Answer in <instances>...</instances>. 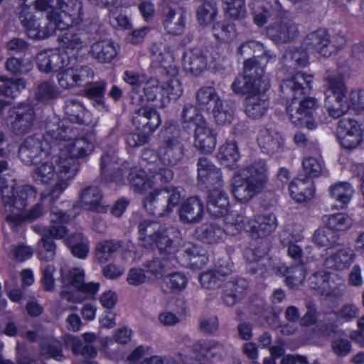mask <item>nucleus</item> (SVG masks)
Wrapping results in <instances>:
<instances>
[{"label":"nucleus","instance_id":"nucleus-12","mask_svg":"<svg viewBox=\"0 0 364 364\" xmlns=\"http://www.w3.org/2000/svg\"><path fill=\"white\" fill-rule=\"evenodd\" d=\"M175 258L176 264L193 269L203 268L209 260L207 250L196 244L184 245L178 250Z\"/></svg>","mask_w":364,"mask_h":364},{"label":"nucleus","instance_id":"nucleus-48","mask_svg":"<svg viewBox=\"0 0 364 364\" xmlns=\"http://www.w3.org/2000/svg\"><path fill=\"white\" fill-rule=\"evenodd\" d=\"M196 99L198 106L201 109L209 112L221 98L215 87L204 86L197 91Z\"/></svg>","mask_w":364,"mask_h":364},{"label":"nucleus","instance_id":"nucleus-17","mask_svg":"<svg viewBox=\"0 0 364 364\" xmlns=\"http://www.w3.org/2000/svg\"><path fill=\"white\" fill-rule=\"evenodd\" d=\"M198 181L205 188L213 189L223 185L220 169L217 168L208 158L200 157L197 163Z\"/></svg>","mask_w":364,"mask_h":364},{"label":"nucleus","instance_id":"nucleus-42","mask_svg":"<svg viewBox=\"0 0 364 364\" xmlns=\"http://www.w3.org/2000/svg\"><path fill=\"white\" fill-rule=\"evenodd\" d=\"M195 350H200L201 353L209 358L221 360L227 354L224 345L215 340H201L193 346Z\"/></svg>","mask_w":364,"mask_h":364},{"label":"nucleus","instance_id":"nucleus-40","mask_svg":"<svg viewBox=\"0 0 364 364\" xmlns=\"http://www.w3.org/2000/svg\"><path fill=\"white\" fill-rule=\"evenodd\" d=\"M92 56L101 63H110L117 55V48L113 41H99L91 46Z\"/></svg>","mask_w":364,"mask_h":364},{"label":"nucleus","instance_id":"nucleus-35","mask_svg":"<svg viewBox=\"0 0 364 364\" xmlns=\"http://www.w3.org/2000/svg\"><path fill=\"white\" fill-rule=\"evenodd\" d=\"M330 197L334 201L333 207L338 210L345 208L354 193L352 186L348 182H339L330 186Z\"/></svg>","mask_w":364,"mask_h":364},{"label":"nucleus","instance_id":"nucleus-61","mask_svg":"<svg viewBox=\"0 0 364 364\" xmlns=\"http://www.w3.org/2000/svg\"><path fill=\"white\" fill-rule=\"evenodd\" d=\"M181 118L183 124L192 123L195 127L207 122L196 107L192 104H186L183 106Z\"/></svg>","mask_w":364,"mask_h":364},{"label":"nucleus","instance_id":"nucleus-5","mask_svg":"<svg viewBox=\"0 0 364 364\" xmlns=\"http://www.w3.org/2000/svg\"><path fill=\"white\" fill-rule=\"evenodd\" d=\"M265 65L263 56H252L245 60L242 72L231 85L232 92L241 95H245L246 92H266L270 84L265 73Z\"/></svg>","mask_w":364,"mask_h":364},{"label":"nucleus","instance_id":"nucleus-14","mask_svg":"<svg viewBox=\"0 0 364 364\" xmlns=\"http://www.w3.org/2000/svg\"><path fill=\"white\" fill-rule=\"evenodd\" d=\"M181 232L173 226H162L154 237L153 249L156 248L159 255H166L175 258L178 250V242Z\"/></svg>","mask_w":364,"mask_h":364},{"label":"nucleus","instance_id":"nucleus-41","mask_svg":"<svg viewBox=\"0 0 364 364\" xmlns=\"http://www.w3.org/2000/svg\"><path fill=\"white\" fill-rule=\"evenodd\" d=\"M260 7L261 11L254 17V23L258 26H262L270 18L279 17L282 9L279 0H262Z\"/></svg>","mask_w":364,"mask_h":364},{"label":"nucleus","instance_id":"nucleus-2","mask_svg":"<svg viewBox=\"0 0 364 364\" xmlns=\"http://www.w3.org/2000/svg\"><path fill=\"white\" fill-rule=\"evenodd\" d=\"M65 121L53 118L47 120L45 129L46 139L42 135H33L27 137L18 149V156L26 165L36 164L43 157H49L55 154L58 148L55 141H70L75 136L73 129L65 124Z\"/></svg>","mask_w":364,"mask_h":364},{"label":"nucleus","instance_id":"nucleus-39","mask_svg":"<svg viewBox=\"0 0 364 364\" xmlns=\"http://www.w3.org/2000/svg\"><path fill=\"white\" fill-rule=\"evenodd\" d=\"M306 269L302 263L291 267L284 265L277 268V274L285 277L286 284L290 289H295L303 282L306 277Z\"/></svg>","mask_w":364,"mask_h":364},{"label":"nucleus","instance_id":"nucleus-19","mask_svg":"<svg viewBox=\"0 0 364 364\" xmlns=\"http://www.w3.org/2000/svg\"><path fill=\"white\" fill-rule=\"evenodd\" d=\"M217 133L208 122L199 124L194 129V146L203 154H210L216 146Z\"/></svg>","mask_w":364,"mask_h":364},{"label":"nucleus","instance_id":"nucleus-4","mask_svg":"<svg viewBox=\"0 0 364 364\" xmlns=\"http://www.w3.org/2000/svg\"><path fill=\"white\" fill-rule=\"evenodd\" d=\"M269 179L265 160L257 159L239 170L232 178V192L235 199L246 204L261 193Z\"/></svg>","mask_w":364,"mask_h":364},{"label":"nucleus","instance_id":"nucleus-22","mask_svg":"<svg viewBox=\"0 0 364 364\" xmlns=\"http://www.w3.org/2000/svg\"><path fill=\"white\" fill-rule=\"evenodd\" d=\"M186 14L183 11L164 6L162 11V25L168 34L181 35L185 31Z\"/></svg>","mask_w":364,"mask_h":364},{"label":"nucleus","instance_id":"nucleus-29","mask_svg":"<svg viewBox=\"0 0 364 364\" xmlns=\"http://www.w3.org/2000/svg\"><path fill=\"white\" fill-rule=\"evenodd\" d=\"M277 227V217L274 213H264L255 217L250 227L252 237L264 238L274 232Z\"/></svg>","mask_w":364,"mask_h":364},{"label":"nucleus","instance_id":"nucleus-38","mask_svg":"<svg viewBox=\"0 0 364 364\" xmlns=\"http://www.w3.org/2000/svg\"><path fill=\"white\" fill-rule=\"evenodd\" d=\"M45 213L42 203H38L24 214H23V212L21 213L6 214L5 220L11 228L18 230V227L25 221L32 222L43 216Z\"/></svg>","mask_w":364,"mask_h":364},{"label":"nucleus","instance_id":"nucleus-63","mask_svg":"<svg viewBox=\"0 0 364 364\" xmlns=\"http://www.w3.org/2000/svg\"><path fill=\"white\" fill-rule=\"evenodd\" d=\"M212 31L214 37L220 41H228L235 36V26L227 21L215 23Z\"/></svg>","mask_w":364,"mask_h":364},{"label":"nucleus","instance_id":"nucleus-37","mask_svg":"<svg viewBox=\"0 0 364 364\" xmlns=\"http://www.w3.org/2000/svg\"><path fill=\"white\" fill-rule=\"evenodd\" d=\"M107 82L104 80L87 84L83 90L84 96L87 98L92 105L98 110L105 109V94L107 87Z\"/></svg>","mask_w":364,"mask_h":364},{"label":"nucleus","instance_id":"nucleus-1","mask_svg":"<svg viewBox=\"0 0 364 364\" xmlns=\"http://www.w3.org/2000/svg\"><path fill=\"white\" fill-rule=\"evenodd\" d=\"M313 76L297 73L290 78L283 80L279 85L280 95L291 103L287 107L291 122L296 127L309 130L317 127L314 114L318 107L316 98L309 97L312 86Z\"/></svg>","mask_w":364,"mask_h":364},{"label":"nucleus","instance_id":"nucleus-49","mask_svg":"<svg viewBox=\"0 0 364 364\" xmlns=\"http://www.w3.org/2000/svg\"><path fill=\"white\" fill-rule=\"evenodd\" d=\"M130 188L142 193L153 187L154 182L147 178L145 171L136 168H131L127 178Z\"/></svg>","mask_w":364,"mask_h":364},{"label":"nucleus","instance_id":"nucleus-51","mask_svg":"<svg viewBox=\"0 0 364 364\" xmlns=\"http://www.w3.org/2000/svg\"><path fill=\"white\" fill-rule=\"evenodd\" d=\"M122 247V242L117 240H107L99 242L96 247L95 258L100 263L107 262L112 255Z\"/></svg>","mask_w":364,"mask_h":364},{"label":"nucleus","instance_id":"nucleus-34","mask_svg":"<svg viewBox=\"0 0 364 364\" xmlns=\"http://www.w3.org/2000/svg\"><path fill=\"white\" fill-rule=\"evenodd\" d=\"M65 114L68 119L79 124H88L90 122V114L77 99H68L64 106Z\"/></svg>","mask_w":364,"mask_h":364},{"label":"nucleus","instance_id":"nucleus-9","mask_svg":"<svg viewBox=\"0 0 364 364\" xmlns=\"http://www.w3.org/2000/svg\"><path fill=\"white\" fill-rule=\"evenodd\" d=\"M0 193L3 208L7 214L21 213L37 196V191L32 186L23 185L14 188L9 186L7 181L0 186Z\"/></svg>","mask_w":364,"mask_h":364},{"label":"nucleus","instance_id":"nucleus-7","mask_svg":"<svg viewBox=\"0 0 364 364\" xmlns=\"http://www.w3.org/2000/svg\"><path fill=\"white\" fill-rule=\"evenodd\" d=\"M181 129L171 124L161 131L162 141L158 149L161 162L167 166L179 164L184 155V145L181 137Z\"/></svg>","mask_w":364,"mask_h":364},{"label":"nucleus","instance_id":"nucleus-46","mask_svg":"<svg viewBox=\"0 0 364 364\" xmlns=\"http://www.w3.org/2000/svg\"><path fill=\"white\" fill-rule=\"evenodd\" d=\"M312 238L314 242L318 247L334 248L342 245L339 234L326 225L325 228L317 229Z\"/></svg>","mask_w":364,"mask_h":364},{"label":"nucleus","instance_id":"nucleus-20","mask_svg":"<svg viewBox=\"0 0 364 364\" xmlns=\"http://www.w3.org/2000/svg\"><path fill=\"white\" fill-rule=\"evenodd\" d=\"M117 164L116 157L113 154H102L100 162L101 180L107 183L124 184L123 170Z\"/></svg>","mask_w":364,"mask_h":364},{"label":"nucleus","instance_id":"nucleus-21","mask_svg":"<svg viewBox=\"0 0 364 364\" xmlns=\"http://www.w3.org/2000/svg\"><path fill=\"white\" fill-rule=\"evenodd\" d=\"M264 92L257 91L245 93L247 96L245 100V112L249 118L257 120L266 114L269 102Z\"/></svg>","mask_w":364,"mask_h":364},{"label":"nucleus","instance_id":"nucleus-52","mask_svg":"<svg viewBox=\"0 0 364 364\" xmlns=\"http://www.w3.org/2000/svg\"><path fill=\"white\" fill-rule=\"evenodd\" d=\"M102 193L97 186H87L80 195L81 206L86 210H96L100 205Z\"/></svg>","mask_w":364,"mask_h":364},{"label":"nucleus","instance_id":"nucleus-25","mask_svg":"<svg viewBox=\"0 0 364 364\" xmlns=\"http://www.w3.org/2000/svg\"><path fill=\"white\" fill-rule=\"evenodd\" d=\"M329 273L319 271L311 274L309 279V287L320 296H338V287L331 281Z\"/></svg>","mask_w":364,"mask_h":364},{"label":"nucleus","instance_id":"nucleus-11","mask_svg":"<svg viewBox=\"0 0 364 364\" xmlns=\"http://www.w3.org/2000/svg\"><path fill=\"white\" fill-rule=\"evenodd\" d=\"M266 36L275 44L291 43L299 36L298 25L291 19L284 18L269 24L265 29Z\"/></svg>","mask_w":364,"mask_h":364},{"label":"nucleus","instance_id":"nucleus-60","mask_svg":"<svg viewBox=\"0 0 364 364\" xmlns=\"http://www.w3.org/2000/svg\"><path fill=\"white\" fill-rule=\"evenodd\" d=\"M33 9L31 7L29 4H23L18 11V18L20 21L21 26L25 29L27 36L28 35L31 30L36 28L37 21L40 20V18L37 16L33 12Z\"/></svg>","mask_w":364,"mask_h":364},{"label":"nucleus","instance_id":"nucleus-53","mask_svg":"<svg viewBox=\"0 0 364 364\" xmlns=\"http://www.w3.org/2000/svg\"><path fill=\"white\" fill-rule=\"evenodd\" d=\"M26 86V82L23 78L13 80L4 76L0 77V95L14 99Z\"/></svg>","mask_w":364,"mask_h":364},{"label":"nucleus","instance_id":"nucleus-23","mask_svg":"<svg viewBox=\"0 0 364 364\" xmlns=\"http://www.w3.org/2000/svg\"><path fill=\"white\" fill-rule=\"evenodd\" d=\"M64 282L79 292L88 296L95 295L100 287L99 282H85L84 270L80 268L71 269L64 279Z\"/></svg>","mask_w":364,"mask_h":364},{"label":"nucleus","instance_id":"nucleus-55","mask_svg":"<svg viewBox=\"0 0 364 364\" xmlns=\"http://www.w3.org/2000/svg\"><path fill=\"white\" fill-rule=\"evenodd\" d=\"M85 37L81 28L75 31L72 28L63 36L62 41L66 49L80 50L88 46V41Z\"/></svg>","mask_w":364,"mask_h":364},{"label":"nucleus","instance_id":"nucleus-57","mask_svg":"<svg viewBox=\"0 0 364 364\" xmlns=\"http://www.w3.org/2000/svg\"><path fill=\"white\" fill-rule=\"evenodd\" d=\"M73 256L80 259L87 257L89 252L88 242L81 233H75L66 240Z\"/></svg>","mask_w":364,"mask_h":364},{"label":"nucleus","instance_id":"nucleus-36","mask_svg":"<svg viewBox=\"0 0 364 364\" xmlns=\"http://www.w3.org/2000/svg\"><path fill=\"white\" fill-rule=\"evenodd\" d=\"M225 232V230L220 225L209 223L198 227L195 235L201 242L211 245L220 242L223 240Z\"/></svg>","mask_w":364,"mask_h":364},{"label":"nucleus","instance_id":"nucleus-28","mask_svg":"<svg viewBox=\"0 0 364 364\" xmlns=\"http://www.w3.org/2000/svg\"><path fill=\"white\" fill-rule=\"evenodd\" d=\"M164 195L162 188H156L144 197L142 201L143 207L149 214L159 218L169 215V213L166 210V196Z\"/></svg>","mask_w":364,"mask_h":364},{"label":"nucleus","instance_id":"nucleus-32","mask_svg":"<svg viewBox=\"0 0 364 364\" xmlns=\"http://www.w3.org/2000/svg\"><path fill=\"white\" fill-rule=\"evenodd\" d=\"M162 226L156 220L150 219L141 220L137 225L138 239L141 247L153 250L154 237Z\"/></svg>","mask_w":364,"mask_h":364},{"label":"nucleus","instance_id":"nucleus-13","mask_svg":"<svg viewBox=\"0 0 364 364\" xmlns=\"http://www.w3.org/2000/svg\"><path fill=\"white\" fill-rule=\"evenodd\" d=\"M210 46H199L186 50L183 55L184 69L195 76L200 75L207 68L211 57Z\"/></svg>","mask_w":364,"mask_h":364},{"label":"nucleus","instance_id":"nucleus-31","mask_svg":"<svg viewBox=\"0 0 364 364\" xmlns=\"http://www.w3.org/2000/svg\"><path fill=\"white\" fill-rule=\"evenodd\" d=\"M204 211L203 203L198 197H190L181 205L179 210V218L183 223L198 222L203 217Z\"/></svg>","mask_w":364,"mask_h":364},{"label":"nucleus","instance_id":"nucleus-10","mask_svg":"<svg viewBox=\"0 0 364 364\" xmlns=\"http://www.w3.org/2000/svg\"><path fill=\"white\" fill-rule=\"evenodd\" d=\"M345 44L346 39L343 36H331L327 30L323 28L309 33L304 40V46L324 57L336 53Z\"/></svg>","mask_w":364,"mask_h":364},{"label":"nucleus","instance_id":"nucleus-43","mask_svg":"<svg viewBox=\"0 0 364 364\" xmlns=\"http://www.w3.org/2000/svg\"><path fill=\"white\" fill-rule=\"evenodd\" d=\"M176 265V258L160 255V257H154L146 262L144 267L147 272L158 278L162 277L167 271L174 268Z\"/></svg>","mask_w":364,"mask_h":364},{"label":"nucleus","instance_id":"nucleus-45","mask_svg":"<svg viewBox=\"0 0 364 364\" xmlns=\"http://www.w3.org/2000/svg\"><path fill=\"white\" fill-rule=\"evenodd\" d=\"M283 58L286 66L293 70L304 68L309 63L308 53L302 48L292 47L287 49Z\"/></svg>","mask_w":364,"mask_h":364},{"label":"nucleus","instance_id":"nucleus-44","mask_svg":"<svg viewBox=\"0 0 364 364\" xmlns=\"http://www.w3.org/2000/svg\"><path fill=\"white\" fill-rule=\"evenodd\" d=\"M220 164L229 169L237 168V162L240 159L237 145L235 141H228L222 145L218 153Z\"/></svg>","mask_w":364,"mask_h":364},{"label":"nucleus","instance_id":"nucleus-15","mask_svg":"<svg viewBox=\"0 0 364 364\" xmlns=\"http://www.w3.org/2000/svg\"><path fill=\"white\" fill-rule=\"evenodd\" d=\"M14 119L11 122V129L16 135H23L29 132L34 125L36 114L32 104L20 103L12 109Z\"/></svg>","mask_w":364,"mask_h":364},{"label":"nucleus","instance_id":"nucleus-50","mask_svg":"<svg viewBox=\"0 0 364 364\" xmlns=\"http://www.w3.org/2000/svg\"><path fill=\"white\" fill-rule=\"evenodd\" d=\"M36 164L32 171V177L36 183L48 184L57 176V172L52 162L46 161Z\"/></svg>","mask_w":364,"mask_h":364},{"label":"nucleus","instance_id":"nucleus-16","mask_svg":"<svg viewBox=\"0 0 364 364\" xmlns=\"http://www.w3.org/2000/svg\"><path fill=\"white\" fill-rule=\"evenodd\" d=\"M257 144L262 151L268 155L281 152L284 147V139L273 128H262L257 136Z\"/></svg>","mask_w":364,"mask_h":364},{"label":"nucleus","instance_id":"nucleus-27","mask_svg":"<svg viewBox=\"0 0 364 364\" xmlns=\"http://www.w3.org/2000/svg\"><path fill=\"white\" fill-rule=\"evenodd\" d=\"M229 199L221 187L209 190L207 196V209L209 213L215 217L224 216L228 213Z\"/></svg>","mask_w":364,"mask_h":364},{"label":"nucleus","instance_id":"nucleus-18","mask_svg":"<svg viewBox=\"0 0 364 364\" xmlns=\"http://www.w3.org/2000/svg\"><path fill=\"white\" fill-rule=\"evenodd\" d=\"M133 124L139 132L150 136L161 124L159 114L154 109L142 107L135 111Z\"/></svg>","mask_w":364,"mask_h":364},{"label":"nucleus","instance_id":"nucleus-64","mask_svg":"<svg viewBox=\"0 0 364 364\" xmlns=\"http://www.w3.org/2000/svg\"><path fill=\"white\" fill-rule=\"evenodd\" d=\"M166 203V210L170 213L179 205L183 198V190L181 187L170 186L162 188Z\"/></svg>","mask_w":364,"mask_h":364},{"label":"nucleus","instance_id":"nucleus-56","mask_svg":"<svg viewBox=\"0 0 364 364\" xmlns=\"http://www.w3.org/2000/svg\"><path fill=\"white\" fill-rule=\"evenodd\" d=\"M60 92L54 82L43 81L35 90L36 99L41 102H48L59 97Z\"/></svg>","mask_w":364,"mask_h":364},{"label":"nucleus","instance_id":"nucleus-26","mask_svg":"<svg viewBox=\"0 0 364 364\" xmlns=\"http://www.w3.org/2000/svg\"><path fill=\"white\" fill-rule=\"evenodd\" d=\"M36 64L41 72H57L65 65L64 55L58 50H43L37 54Z\"/></svg>","mask_w":364,"mask_h":364},{"label":"nucleus","instance_id":"nucleus-3","mask_svg":"<svg viewBox=\"0 0 364 364\" xmlns=\"http://www.w3.org/2000/svg\"><path fill=\"white\" fill-rule=\"evenodd\" d=\"M324 81L325 107L331 117L338 118L346 114L350 107L355 109H364V92L352 91L350 102H348L347 88L339 72H326Z\"/></svg>","mask_w":364,"mask_h":364},{"label":"nucleus","instance_id":"nucleus-24","mask_svg":"<svg viewBox=\"0 0 364 364\" xmlns=\"http://www.w3.org/2000/svg\"><path fill=\"white\" fill-rule=\"evenodd\" d=\"M144 95L140 96L142 101L152 102L156 108H164L169 103V97L164 95V87L158 80L151 78L146 80L143 87Z\"/></svg>","mask_w":364,"mask_h":364},{"label":"nucleus","instance_id":"nucleus-54","mask_svg":"<svg viewBox=\"0 0 364 364\" xmlns=\"http://www.w3.org/2000/svg\"><path fill=\"white\" fill-rule=\"evenodd\" d=\"M209 112L213 114L215 122L220 125L229 124L234 118L233 108L228 102H223L221 99Z\"/></svg>","mask_w":364,"mask_h":364},{"label":"nucleus","instance_id":"nucleus-62","mask_svg":"<svg viewBox=\"0 0 364 364\" xmlns=\"http://www.w3.org/2000/svg\"><path fill=\"white\" fill-rule=\"evenodd\" d=\"M35 27L29 32L28 38L34 40H43L55 34L53 24L50 23V20L48 19V14L43 21H37Z\"/></svg>","mask_w":364,"mask_h":364},{"label":"nucleus","instance_id":"nucleus-59","mask_svg":"<svg viewBox=\"0 0 364 364\" xmlns=\"http://www.w3.org/2000/svg\"><path fill=\"white\" fill-rule=\"evenodd\" d=\"M187 282L188 279L184 274L173 272L166 279L162 289L166 294H179L186 288Z\"/></svg>","mask_w":364,"mask_h":364},{"label":"nucleus","instance_id":"nucleus-58","mask_svg":"<svg viewBox=\"0 0 364 364\" xmlns=\"http://www.w3.org/2000/svg\"><path fill=\"white\" fill-rule=\"evenodd\" d=\"M65 342L75 355H81L85 358H92L97 355L96 349L91 344L84 345L79 337L68 336Z\"/></svg>","mask_w":364,"mask_h":364},{"label":"nucleus","instance_id":"nucleus-30","mask_svg":"<svg viewBox=\"0 0 364 364\" xmlns=\"http://www.w3.org/2000/svg\"><path fill=\"white\" fill-rule=\"evenodd\" d=\"M291 197L297 202L301 203L310 200L314 193L312 180L299 174L294 178L289 186Z\"/></svg>","mask_w":364,"mask_h":364},{"label":"nucleus","instance_id":"nucleus-6","mask_svg":"<svg viewBox=\"0 0 364 364\" xmlns=\"http://www.w3.org/2000/svg\"><path fill=\"white\" fill-rule=\"evenodd\" d=\"M50 222L51 225L48 228V234H43L38 243L37 255L41 261H52L56 254V245L53 238L60 239L64 237L68 230L63 225L68 223L70 219V215L63 211L56 206L50 208Z\"/></svg>","mask_w":364,"mask_h":364},{"label":"nucleus","instance_id":"nucleus-33","mask_svg":"<svg viewBox=\"0 0 364 364\" xmlns=\"http://www.w3.org/2000/svg\"><path fill=\"white\" fill-rule=\"evenodd\" d=\"M61 141H55L58 148L65 147V150L72 156L76 159L84 158L90 155L94 150V144L89 139L87 136H81L80 138H75L73 141L68 144H62ZM60 149L59 151H61Z\"/></svg>","mask_w":364,"mask_h":364},{"label":"nucleus","instance_id":"nucleus-8","mask_svg":"<svg viewBox=\"0 0 364 364\" xmlns=\"http://www.w3.org/2000/svg\"><path fill=\"white\" fill-rule=\"evenodd\" d=\"M55 162L58 168L56 171L58 181L48 195H41V201L47 198H49L50 202L57 200L68 187V181L73 178L80 168L78 159L70 155L66 151H63L59 154Z\"/></svg>","mask_w":364,"mask_h":364},{"label":"nucleus","instance_id":"nucleus-47","mask_svg":"<svg viewBox=\"0 0 364 364\" xmlns=\"http://www.w3.org/2000/svg\"><path fill=\"white\" fill-rule=\"evenodd\" d=\"M218 4L215 0H205L196 10V19L202 27L211 24L218 15Z\"/></svg>","mask_w":364,"mask_h":364}]
</instances>
